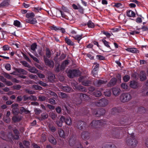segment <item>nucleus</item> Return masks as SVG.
Returning <instances> with one entry per match:
<instances>
[{
	"label": "nucleus",
	"instance_id": "f257e3e1",
	"mask_svg": "<svg viewBox=\"0 0 148 148\" xmlns=\"http://www.w3.org/2000/svg\"><path fill=\"white\" fill-rule=\"evenodd\" d=\"M134 134H129L126 140L125 143L128 146L132 147H134L138 144V141L135 139Z\"/></svg>",
	"mask_w": 148,
	"mask_h": 148
},
{
	"label": "nucleus",
	"instance_id": "f03ea898",
	"mask_svg": "<svg viewBox=\"0 0 148 148\" xmlns=\"http://www.w3.org/2000/svg\"><path fill=\"white\" fill-rule=\"evenodd\" d=\"M76 97H79L78 100L76 99H75V101L77 102V104H80L82 100L90 101V97L86 94L78 93L76 94Z\"/></svg>",
	"mask_w": 148,
	"mask_h": 148
},
{
	"label": "nucleus",
	"instance_id": "7ed1b4c3",
	"mask_svg": "<svg viewBox=\"0 0 148 148\" xmlns=\"http://www.w3.org/2000/svg\"><path fill=\"white\" fill-rule=\"evenodd\" d=\"M132 98L131 95L128 93H122L120 96V100L122 103H126L129 101Z\"/></svg>",
	"mask_w": 148,
	"mask_h": 148
},
{
	"label": "nucleus",
	"instance_id": "20e7f679",
	"mask_svg": "<svg viewBox=\"0 0 148 148\" xmlns=\"http://www.w3.org/2000/svg\"><path fill=\"white\" fill-rule=\"evenodd\" d=\"M78 80L82 83V84L85 86H88L91 84V81L89 77L87 76H81L78 79Z\"/></svg>",
	"mask_w": 148,
	"mask_h": 148
},
{
	"label": "nucleus",
	"instance_id": "39448f33",
	"mask_svg": "<svg viewBox=\"0 0 148 148\" xmlns=\"http://www.w3.org/2000/svg\"><path fill=\"white\" fill-rule=\"evenodd\" d=\"M108 104V100L104 98L97 101L95 102V104L96 106L102 107L106 106Z\"/></svg>",
	"mask_w": 148,
	"mask_h": 148
},
{
	"label": "nucleus",
	"instance_id": "423d86ee",
	"mask_svg": "<svg viewBox=\"0 0 148 148\" xmlns=\"http://www.w3.org/2000/svg\"><path fill=\"white\" fill-rule=\"evenodd\" d=\"M44 60L46 65L51 68L54 67V63L53 60L49 59L45 56L44 57Z\"/></svg>",
	"mask_w": 148,
	"mask_h": 148
},
{
	"label": "nucleus",
	"instance_id": "0eeeda50",
	"mask_svg": "<svg viewBox=\"0 0 148 148\" xmlns=\"http://www.w3.org/2000/svg\"><path fill=\"white\" fill-rule=\"evenodd\" d=\"M101 124L102 123L100 121L94 120L91 123L89 127L92 128H97L99 127Z\"/></svg>",
	"mask_w": 148,
	"mask_h": 148
},
{
	"label": "nucleus",
	"instance_id": "6e6552de",
	"mask_svg": "<svg viewBox=\"0 0 148 148\" xmlns=\"http://www.w3.org/2000/svg\"><path fill=\"white\" fill-rule=\"evenodd\" d=\"M85 122L82 121H79L74 125V126L79 130H82L86 127Z\"/></svg>",
	"mask_w": 148,
	"mask_h": 148
},
{
	"label": "nucleus",
	"instance_id": "1a4fd4ad",
	"mask_svg": "<svg viewBox=\"0 0 148 148\" xmlns=\"http://www.w3.org/2000/svg\"><path fill=\"white\" fill-rule=\"evenodd\" d=\"M69 142L70 146L73 147L77 145V143H79L76 140V137L74 136H71Z\"/></svg>",
	"mask_w": 148,
	"mask_h": 148
},
{
	"label": "nucleus",
	"instance_id": "9d476101",
	"mask_svg": "<svg viewBox=\"0 0 148 148\" xmlns=\"http://www.w3.org/2000/svg\"><path fill=\"white\" fill-rule=\"evenodd\" d=\"M12 111L14 115L18 114L20 112L19 109L18 108V104L17 103H14L12 105Z\"/></svg>",
	"mask_w": 148,
	"mask_h": 148
},
{
	"label": "nucleus",
	"instance_id": "9b49d317",
	"mask_svg": "<svg viewBox=\"0 0 148 148\" xmlns=\"http://www.w3.org/2000/svg\"><path fill=\"white\" fill-rule=\"evenodd\" d=\"M13 131L15 134V136H14L11 133H10L9 134V138H14L16 140L18 139L19 138V132L18 130L16 128H14L13 130Z\"/></svg>",
	"mask_w": 148,
	"mask_h": 148
},
{
	"label": "nucleus",
	"instance_id": "f8f14e48",
	"mask_svg": "<svg viewBox=\"0 0 148 148\" xmlns=\"http://www.w3.org/2000/svg\"><path fill=\"white\" fill-rule=\"evenodd\" d=\"M112 93L116 97L119 95L121 90L119 88L117 87H115L112 88Z\"/></svg>",
	"mask_w": 148,
	"mask_h": 148
},
{
	"label": "nucleus",
	"instance_id": "ddd939ff",
	"mask_svg": "<svg viewBox=\"0 0 148 148\" xmlns=\"http://www.w3.org/2000/svg\"><path fill=\"white\" fill-rule=\"evenodd\" d=\"M106 112L105 110L103 108L94 111L93 114L97 116H99L104 115Z\"/></svg>",
	"mask_w": 148,
	"mask_h": 148
},
{
	"label": "nucleus",
	"instance_id": "4468645a",
	"mask_svg": "<svg viewBox=\"0 0 148 148\" xmlns=\"http://www.w3.org/2000/svg\"><path fill=\"white\" fill-rule=\"evenodd\" d=\"M81 137L83 139L86 140H88L90 138V134L87 131H83L81 134Z\"/></svg>",
	"mask_w": 148,
	"mask_h": 148
},
{
	"label": "nucleus",
	"instance_id": "2eb2a0df",
	"mask_svg": "<svg viewBox=\"0 0 148 148\" xmlns=\"http://www.w3.org/2000/svg\"><path fill=\"white\" fill-rule=\"evenodd\" d=\"M23 100L24 101H26L27 100L34 101H36L37 100V98L36 96L31 95L30 96H27L26 95H24L23 97Z\"/></svg>",
	"mask_w": 148,
	"mask_h": 148
},
{
	"label": "nucleus",
	"instance_id": "dca6fc26",
	"mask_svg": "<svg viewBox=\"0 0 148 148\" xmlns=\"http://www.w3.org/2000/svg\"><path fill=\"white\" fill-rule=\"evenodd\" d=\"M107 82V81L106 80L99 79L95 81L94 82V84L96 86L99 87L103 84H106Z\"/></svg>",
	"mask_w": 148,
	"mask_h": 148
},
{
	"label": "nucleus",
	"instance_id": "f3484780",
	"mask_svg": "<svg viewBox=\"0 0 148 148\" xmlns=\"http://www.w3.org/2000/svg\"><path fill=\"white\" fill-rule=\"evenodd\" d=\"M19 145L20 148H28L30 145L29 142L27 141L24 140L23 143H20Z\"/></svg>",
	"mask_w": 148,
	"mask_h": 148
},
{
	"label": "nucleus",
	"instance_id": "a211bd4d",
	"mask_svg": "<svg viewBox=\"0 0 148 148\" xmlns=\"http://www.w3.org/2000/svg\"><path fill=\"white\" fill-rule=\"evenodd\" d=\"M10 0H4L0 4V8H4L10 5Z\"/></svg>",
	"mask_w": 148,
	"mask_h": 148
},
{
	"label": "nucleus",
	"instance_id": "6ab92c4d",
	"mask_svg": "<svg viewBox=\"0 0 148 148\" xmlns=\"http://www.w3.org/2000/svg\"><path fill=\"white\" fill-rule=\"evenodd\" d=\"M125 132L124 130H121L119 131V134H115V137L118 138H121L123 136Z\"/></svg>",
	"mask_w": 148,
	"mask_h": 148
},
{
	"label": "nucleus",
	"instance_id": "aec40b11",
	"mask_svg": "<svg viewBox=\"0 0 148 148\" xmlns=\"http://www.w3.org/2000/svg\"><path fill=\"white\" fill-rule=\"evenodd\" d=\"M130 86L131 88H136L139 86L138 84L134 81H132L130 82Z\"/></svg>",
	"mask_w": 148,
	"mask_h": 148
},
{
	"label": "nucleus",
	"instance_id": "412c9836",
	"mask_svg": "<svg viewBox=\"0 0 148 148\" xmlns=\"http://www.w3.org/2000/svg\"><path fill=\"white\" fill-rule=\"evenodd\" d=\"M139 77L141 81H143L147 79L145 73L143 71H141L139 74Z\"/></svg>",
	"mask_w": 148,
	"mask_h": 148
},
{
	"label": "nucleus",
	"instance_id": "4be33fe9",
	"mask_svg": "<svg viewBox=\"0 0 148 148\" xmlns=\"http://www.w3.org/2000/svg\"><path fill=\"white\" fill-rule=\"evenodd\" d=\"M76 89L78 90L79 91H82L84 92H86L87 91L86 88L81 85H79L75 86Z\"/></svg>",
	"mask_w": 148,
	"mask_h": 148
},
{
	"label": "nucleus",
	"instance_id": "5701e85b",
	"mask_svg": "<svg viewBox=\"0 0 148 148\" xmlns=\"http://www.w3.org/2000/svg\"><path fill=\"white\" fill-rule=\"evenodd\" d=\"M48 139L50 142L53 145H56V144L57 142L56 139L52 135H49Z\"/></svg>",
	"mask_w": 148,
	"mask_h": 148
},
{
	"label": "nucleus",
	"instance_id": "b1692460",
	"mask_svg": "<svg viewBox=\"0 0 148 148\" xmlns=\"http://www.w3.org/2000/svg\"><path fill=\"white\" fill-rule=\"evenodd\" d=\"M21 119V116L15 115L12 117V119L14 122L16 123L20 121Z\"/></svg>",
	"mask_w": 148,
	"mask_h": 148
},
{
	"label": "nucleus",
	"instance_id": "393cba45",
	"mask_svg": "<svg viewBox=\"0 0 148 148\" xmlns=\"http://www.w3.org/2000/svg\"><path fill=\"white\" fill-rule=\"evenodd\" d=\"M69 60H65L62 64L61 66V69L62 70H64L65 67L68 65L69 63Z\"/></svg>",
	"mask_w": 148,
	"mask_h": 148
},
{
	"label": "nucleus",
	"instance_id": "a878e982",
	"mask_svg": "<svg viewBox=\"0 0 148 148\" xmlns=\"http://www.w3.org/2000/svg\"><path fill=\"white\" fill-rule=\"evenodd\" d=\"M116 79L115 78H112L110 80L109 83L108 84V86H113L116 84Z\"/></svg>",
	"mask_w": 148,
	"mask_h": 148
},
{
	"label": "nucleus",
	"instance_id": "bb28decb",
	"mask_svg": "<svg viewBox=\"0 0 148 148\" xmlns=\"http://www.w3.org/2000/svg\"><path fill=\"white\" fill-rule=\"evenodd\" d=\"M26 21L28 23L33 24H35L37 23L36 19L33 18H30V19H27Z\"/></svg>",
	"mask_w": 148,
	"mask_h": 148
},
{
	"label": "nucleus",
	"instance_id": "cd10ccee",
	"mask_svg": "<svg viewBox=\"0 0 148 148\" xmlns=\"http://www.w3.org/2000/svg\"><path fill=\"white\" fill-rule=\"evenodd\" d=\"M121 111V108L119 107L115 108L112 109V113L113 114Z\"/></svg>",
	"mask_w": 148,
	"mask_h": 148
},
{
	"label": "nucleus",
	"instance_id": "c85d7f7f",
	"mask_svg": "<svg viewBox=\"0 0 148 148\" xmlns=\"http://www.w3.org/2000/svg\"><path fill=\"white\" fill-rule=\"evenodd\" d=\"M16 71L18 73L26 75L27 74V72L24 69L21 68L17 69L16 70Z\"/></svg>",
	"mask_w": 148,
	"mask_h": 148
},
{
	"label": "nucleus",
	"instance_id": "c756f323",
	"mask_svg": "<svg viewBox=\"0 0 148 148\" xmlns=\"http://www.w3.org/2000/svg\"><path fill=\"white\" fill-rule=\"evenodd\" d=\"M125 50L127 51L133 53H138V51L137 49L135 48H128L125 49Z\"/></svg>",
	"mask_w": 148,
	"mask_h": 148
},
{
	"label": "nucleus",
	"instance_id": "7c9ffc66",
	"mask_svg": "<svg viewBox=\"0 0 148 148\" xmlns=\"http://www.w3.org/2000/svg\"><path fill=\"white\" fill-rule=\"evenodd\" d=\"M58 134L62 138H64L65 137V134L64 131L62 129L58 130Z\"/></svg>",
	"mask_w": 148,
	"mask_h": 148
},
{
	"label": "nucleus",
	"instance_id": "2f4dec72",
	"mask_svg": "<svg viewBox=\"0 0 148 148\" xmlns=\"http://www.w3.org/2000/svg\"><path fill=\"white\" fill-rule=\"evenodd\" d=\"M46 92L47 93H48V94H50L51 95L53 96L54 97V99H57L58 98V96L54 92L50 90H48Z\"/></svg>",
	"mask_w": 148,
	"mask_h": 148
},
{
	"label": "nucleus",
	"instance_id": "473e14b6",
	"mask_svg": "<svg viewBox=\"0 0 148 148\" xmlns=\"http://www.w3.org/2000/svg\"><path fill=\"white\" fill-rule=\"evenodd\" d=\"M62 90L67 92H69L71 90V88L68 86H62L61 87Z\"/></svg>",
	"mask_w": 148,
	"mask_h": 148
},
{
	"label": "nucleus",
	"instance_id": "72a5a7b5",
	"mask_svg": "<svg viewBox=\"0 0 148 148\" xmlns=\"http://www.w3.org/2000/svg\"><path fill=\"white\" fill-rule=\"evenodd\" d=\"M55 77L54 75L51 73L49 74L48 79L51 82H53L55 79Z\"/></svg>",
	"mask_w": 148,
	"mask_h": 148
},
{
	"label": "nucleus",
	"instance_id": "f704fd0d",
	"mask_svg": "<svg viewBox=\"0 0 148 148\" xmlns=\"http://www.w3.org/2000/svg\"><path fill=\"white\" fill-rule=\"evenodd\" d=\"M83 34H81L80 35H77L75 36H74L73 37L75 40H77L78 43H79L80 40L83 38Z\"/></svg>",
	"mask_w": 148,
	"mask_h": 148
},
{
	"label": "nucleus",
	"instance_id": "c9c22d12",
	"mask_svg": "<svg viewBox=\"0 0 148 148\" xmlns=\"http://www.w3.org/2000/svg\"><path fill=\"white\" fill-rule=\"evenodd\" d=\"M20 110V112L19 113L21 114H22V113H24L25 114H27L30 113V111H29L25 109L23 107H21Z\"/></svg>",
	"mask_w": 148,
	"mask_h": 148
},
{
	"label": "nucleus",
	"instance_id": "e433bc0d",
	"mask_svg": "<svg viewBox=\"0 0 148 148\" xmlns=\"http://www.w3.org/2000/svg\"><path fill=\"white\" fill-rule=\"evenodd\" d=\"M28 69V71L32 73H36L38 72V70L34 67H31Z\"/></svg>",
	"mask_w": 148,
	"mask_h": 148
},
{
	"label": "nucleus",
	"instance_id": "4c0bfd02",
	"mask_svg": "<svg viewBox=\"0 0 148 148\" xmlns=\"http://www.w3.org/2000/svg\"><path fill=\"white\" fill-rule=\"evenodd\" d=\"M127 15L129 17H134L135 16V14L133 11L129 10L127 12Z\"/></svg>",
	"mask_w": 148,
	"mask_h": 148
},
{
	"label": "nucleus",
	"instance_id": "58836bf2",
	"mask_svg": "<svg viewBox=\"0 0 148 148\" xmlns=\"http://www.w3.org/2000/svg\"><path fill=\"white\" fill-rule=\"evenodd\" d=\"M65 41L69 45L73 46L74 45V43L67 38H65Z\"/></svg>",
	"mask_w": 148,
	"mask_h": 148
},
{
	"label": "nucleus",
	"instance_id": "ea45409f",
	"mask_svg": "<svg viewBox=\"0 0 148 148\" xmlns=\"http://www.w3.org/2000/svg\"><path fill=\"white\" fill-rule=\"evenodd\" d=\"M74 69L71 70L69 71L68 75V77L70 78H73L75 77L73 71Z\"/></svg>",
	"mask_w": 148,
	"mask_h": 148
},
{
	"label": "nucleus",
	"instance_id": "a19ab883",
	"mask_svg": "<svg viewBox=\"0 0 148 148\" xmlns=\"http://www.w3.org/2000/svg\"><path fill=\"white\" fill-rule=\"evenodd\" d=\"M59 95L60 98L62 99H67L69 97V96L66 94L62 92H60Z\"/></svg>",
	"mask_w": 148,
	"mask_h": 148
},
{
	"label": "nucleus",
	"instance_id": "79ce46f5",
	"mask_svg": "<svg viewBox=\"0 0 148 148\" xmlns=\"http://www.w3.org/2000/svg\"><path fill=\"white\" fill-rule=\"evenodd\" d=\"M65 122L68 125L70 126L72 124L71 119L70 117H67L66 119Z\"/></svg>",
	"mask_w": 148,
	"mask_h": 148
},
{
	"label": "nucleus",
	"instance_id": "37998d69",
	"mask_svg": "<svg viewBox=\"0 0 148 148\" xmlns=\"http://www.w3.org/2000/svg\"><path fill=\"white\" fill-rule=\"evenodd\" d=\"M49 116L53 120H55L57 114L53 112H51L49 114Z\"/></svg>",
	"mask_w": 148,
	"mask_h": 148
},
{
	"label": "nucleus",
	"instance_id": "c03bdc74",
	"mask_svg": "<svg viewBox=\"0 0 148 148\" xmlns=\"http://www.w3.org/2000/svg\"><path fill=\"white\" fill-rule=\"evenodd\" d=\"M46 55L47 57L48 58H50L51 55V53L49 49L48 48H47L46 50Z\"/></svg>",
	"mask_w": 148,
	"mask_h": 148
},
{
	"label": "nucleus",
	"instance_id": "a18cd8bd",
	"mask_svg": "<svg viewBox=\"0 0 148 148\" xmlns=\"http://www.w3.org/2000/svg\"><path fill=\"white\" fill-rule=\"evenodd\" d=\"M105 95L106 96L109 97L111 95V91L110 89H106L105 91L104 92Z\"/></svg>",
	"mask_w": 148,
	"mask_h": 148
},
{
	"label": "nucleus",
	"instance_id": "49530a36",
	"mask_svg": "<svg viewBox=\"0 0 148 148\" xmlns=\"http://www.w3.org/2000/svg\"><path fill=\"white\" fill-rule=\"evenodd\" d=\"M38 100L41 101H45L47 99V97L43 95H40L38 97Z\"/></svg>",
	"mask_w": 148,
	"mask_h": 148
},
{
	"label": "nucleus",
	"instance_id": "de8ad7c7",
	"mask_svg": "<svg viewBox=\"0 0 148 148\" xmlns=\"http://www.w3.org/2000/svg\"><path fill=\"white\" fill-rule=\"evenodd\" d=\"M121 87L122 89L125 90H126L128 89V85L127 84L125 83L121 84Z\"/></svg>",
	"mask_w": 148,
	"mask_h": 148
},
{
	"label": "nucleus",
	"instance_id": "09e8293b",
	"mask_svg": "<svg viewBox=\"0 0 148 148\" xmlns=\"http://www.w3.org/2000/svg\"><path fill=\"white\" fill-rule=\"evenodd\" d=\"M93 94L96 97H99L101 95V93L99 91H95L93 92Z\"/></svg>",
	"mask_w": 148,
	"mask_h": 148
},
{
	"label": "nucleus",
	"instance_id": "8fccbe9b",
	"mask_svg": "<svg viewBox=\"0 0 148 148\" xmlns=\"http://www.w3.org/2000/svg\"><path fill=\"white\" fill-rule=\"evenodd\" d=\"M26 16L28 18L27 19H30V18H33L34 16V14L33 13H27Z\"/></svg>",
	"mask_w": 148,
	"mask_h": 148
},
{
	"label": "nucleus",
	"instance_id": "3c124183",
	"mask_svg": "<svg viewBox=\"0 0 148 148\" xmlns=\"http://www.w3.org/2000/svg\"><path fill=\"white\" fill-rule=\"evenodd\" d=\"M87 25L88 27L89 28H92L95 26L94 24L91 21H88Z\"/></svg>",
	"mask_w": 148,
	"mask_h": 148
},
{
	"label": "nucleus",
	"instance_id": "603ef678",
	"mask_svg": "<svg viewBox=\"0 0 148 148\" xmlns=\"http://www.w3.org/2000/svg\"><path fill=\"white\" fill-rule=\"evenodd\" d=\"M73 71L74 73L75 77L77 76L80 74V72L79 70L74 69V71Z\"/></svg>",
	"mask_w": 148,
	"mask_h": 148
},
{
	"label": "nucleus",
	"instance_id": "864d4df0",
	"mask_svg": "<svg viewBox=\"0 0 148 148\" xmlns=\"http://www.w3.org/2000/svg\"><path fill=\"white\" fill-rule=\"evenodd\" d=\"M41 120L45 119H47L48 117V115L47 113H43L41 114Z\"/></svg>",
	"mask_w": 148,
	"mask_h": 148
},
{
	"label": "nucleus",
	"instance_id": "5fc2aeb1",
	"mask_svg": "<svg viewBox=\"0 0 148 148\" xmlns=\"http://www.w3.org/2000/svg\"><path fill=\"white\" fill-rule=\"evenodd\" d=\"M48 102L52 105L56 104V100L53 98H50L48 99Z\"/></svg>",
	"mask_w": 148,
	"mask_h": 148
},
{
	"label": "nucleus",
	"instance_id": "6e6d98bb",
	"mask_svg": "<svg viewBox=\"0 0 148 148\" xmlns=\"http://www.w3.org/2000/svg\"><path fill=\"white\" fill-rule=\"evenodd\" d=\"M32 87L36 90H41L42 89L41 87L36 85H33L32 86Z\"/></svg>",
	"mask_w": 148,
	"mask_h": 148
},
{
	"label": "nucleus",
	"instance_id": "4d7b16f0",
	"mask_svg": "<svg viewBox=\"0 0 148 148\" xmlns=\"http://www.w3.org/2000/svg\"><path fill=\"white\" fill-rule=\"evenodd\" d=\"M21 63L25 67H28V68H30V65L26 61H22L21 62Z\"/></svg>",
	"mask_w": 148,
	"mask_h": 148
},
{
	"label": "nucleus",
	"instance_id": "13d9d810",
	"mask_svg": "<svg viewBox=\"0 0 148 148\" xmlns=\"http://www.w3.org/2000/svg\"><path fill=\"white\" fill-rule=\"evenodd\" d=\"M114 6L117 8H122L123 7V5L120 3H115Z\"/></svg>",
	"mask_w": 148,
	"mask_h": 148
},
{
	"label": "nucleus",
	"instance_id": "bf43d9fd",
	"mask_svg": "<svg viewBox=\"0 0 148 148\" xmlns=\"http://www.w3.org/2000/svg\"><path fill=\"white\" fill-rule=\"evenodd\" d=\"M20 22L18 20H15L14 21V25L15 26L18 27H20Z\"/></svg>",
	"mask_w": 148,
	"mask_h": 148
},
{
	"label": "nucleus",
	"instance_id": "052dcab7",
	"mask_svg": "<svg viewBox=\"0 0 148 148\" xmlns=\"http://www.w3.org/2000/svg\"><path fill=\"white\" fill-rule=\"evenodd\" d=\"M36 84H39L44 87L47 86V84L46 83H44L42 81H39L37 83H36Z\"/></svg>",
	"mask_w": 148,
	"mask_h": 148
},
{
	"label": "nucleus",
	"instance_id": "680f3d73",
	"mask_svg": "<svg viewBox=\"0 0 148 148\" xmlns=\"http://www.w3.org/2000/svg\"><path fill=\"white\" fill-rule=\"evenodd\" d=\"M3 119L4 121L6 123H9L10 122L11 119L10 117L4 116Z\"/></svg>",
	"mask_w": 148,
	"mask_h": 148
},
{
	"label": "nucleus",
	"instance_id": "e2e57ef3",
	"mask_svg": "<svg viewBox=\"0 0 148 148\" xmlns=\"http://www.w3.org/2000/svg\"><path fill=\"white\" fill-rule=\"evenodd\" d=\"M110 143H105L103 144L102 145V148H110Z\"/></svg>",
	"mask_w": 148,
	"mask_h": 148
},
{
	"label": "nucleus",
	"instance_id": "0e129e2a",
	"mask_svg": "<svg viewBox=\"0 0 148 148\" xmlns=\"http://www.w3.org/2000/svg\"><path fill=\"white\" fill-rule=\"evenodd\" d=\"M96 58L97 59L100 60H105V57L101 55H97Z\"/></svg>",
	"mask_w": 148,
	"mask_h": 148
},
{
	"label": "nucleus",
	"instance_id": "69168bd1",
	"mask_svg": "<svg viewBox=\"0 0 148 148\" xmlns=\"http://www.w3.org/2000/svg\"><path fill=\"white\" fill-rule=\"evenodd\" d=\"M25 92L26 93L31 95L34 94L35 93V92L34 91L30 90L29 89H26Z\"/></svg>",
	"mask_w": 148,
	"mask_h": 148
},
{
	"label": "nucleus",
	"instance_id": "338daca9",
	"mask_svg": "<svg viewBox=\"0 0 148 148\" xmlns=\"http://www.w3.org/2000/svg\"><path fill=\"white\" fill-rule=\"evenodd\" d=\"M130 77L128 75H125L123 77V79L124 82H127L130 79Z\"/></svg>",
	"mask_w": 148,
	"mask_h": 148
},
{
	"label": "nucleus",
	"instance_id": "774afa93",
	"mask_svg": "<svg viewBox=\"0 0 148 148\" xmlns=\"http://www.w3.org/2000/svg\"><path fill=\"white\" fill-rule=\"evenodd\" d=\"M143 93L145 96L148 95V88H146L144 89L143 91Z\"/></svg>",
	"mask_w": 148,
	"mask_h": 148
}]
</instances>
